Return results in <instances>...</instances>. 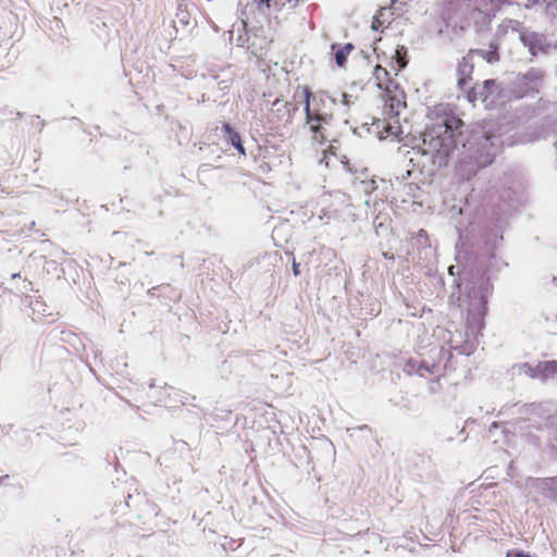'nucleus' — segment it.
Returning a JSON list of instances; mask_svg holds the SVG:
<instances>
[{
	"label": "nucleus",
	"mask_w": 557,
	"mask_h": 557,
	"mask_svg": "<svg viewBox=\"0 0 557 557\" xmlns=\"http://www.w3.org/2000/svg\"><path fill=\"white\" fill-rule=\"evenodd\" d=\"M428 120L422 135L423 152L445 159L455 149L463 122L448 103H440L430 109Z\"/></svg>",
	"instance_id": "obj_1"
},
{
	"label": "nucleus",
	"mask_w": 557,
	"mask_h": 557,
	"mask_svg": "<svg viewBox=\"0 0 557 557\" xmlns=\"http://www.w3.org/2000/svg\"><path fill=\"white\" fill-rule=\"evenodd\" d=\"M305 101L304 110L306 113V123L309 126L311 133V143L313 145H323L326 141L325 128L323 124L327 122V116L323 114L318 108L312 107V102H315V96L308 89H304Z\"/></svg>",
	"instance_id": "obj_2"
},
{
	"label": "nucleus",
	"mask_w": 557,
	"mask_h": 557,
	"mask_svg": "<svg viewBox=\"0 0 557 557\" xmlns=\"http://www.w3.org/2000/svg\"><path fill=\"white\" fill-rule=\"evenodd\" d=\"M384 114L388 119L397 117L403 110L406 109V94L404 89L397 85H391L383 94Z\"/></svg>",
	"instance_id": "obj_3"
},
{
	"label": "nucleus",
	"mask_w": 557,
	"mask_h": 557,
	"mask_svg": "<svg viewBox=\"0 0 557 557\" xmlns=\"http://www.w3.org/2000/svg\"><path fill=\"white\" fill-rule=\"evenodd\" d=\"M522 370L524 374L532 379L545 381L557 375V361H540L536 364L524 363Z\"/></svg>",
	"instance_id": "obj_4"
},
{
	"label": "nucleus",
	"mask_w": 557,
	"mask_h": 557,
	"mask_svg": "<svg viewBox=\"0 0 557 557\" xmlns=\"http://www.w3.org/2000/svg\"><path fill=\"white\" fill-rule=\"evenodd\" d=\"M473 58L474 51L469 50L457 64V85L461 90H463L472 79V74L474 71Z\"/></svg>",
	"instance_id": "obj_5"
},
{
	"label": "nucleus",
	"mask_w": 557,
	"mask_h": 557,
	"mask_svg": "<svg viewBox=\"0 0 557 557\" xmlns=\"http://www.w3.org/2000/svg\"><path fill=\"white\" fill-rule=\"evenodd\" d=\"M496 87L495 79H486L482 84H475L467 92V99L469 102L474 103L475 101H486Z\"/></svg>",
	"instance_id": "obj_6"
},
{
	"label": "nucleus",
	"mask_w": 557,
	"mask_h": 557,
	"mask_svg": "<svg viewBox=\"0 0 557 557\" xmlns=\"http://www.w3.org/2000/svg\"><path fill=\"white\" fill-rule=\"evenodd\" d=\"M373 78L375 81V85L383 91L387 90V88L389 87V84L391 85L398 84L394 79L391 78L389 72L381 65H376L374 67Z\"/></svg>",
	"instance_id": "obj_7"
},
{
	"label": "nucleus",
	"mask_w": 557,
	"mask_h": 557,
	"mask_svg": "<svg viewBox=\"0 0 557 557\" xmlns=\"http://www.w3.org/2000/svg\"><path fill=\"white\" fill-rule=\"evenodd\" d=\"M331 49L334 53L336 64L343 67L346 64L348 55L351 53L355 47L352 44H346L344 46L333 44Z\"/></svg>",
	"instance_id": "obj_8"
},
{
	"label": "nucleus",
	"mask_w": 557,
	"mask_h": 557,
	"mask_svg": "<svg viewBox=\"0 0 557 557\" xmlns=\"http://www.w3.org/2000/svg\"><path fill=\"white\" fill-rule=\"evenodd\" d=\"M490 50H482V49H470V51H474V55L482 57L487 63H496L500 60V54L498 52V44L492 41L490 44Z\"/></svg>",
	"instance_id": "obj_9"
},
{
	"label": "nucleus",
	"mask_w": 557,
	"mask_h": 557,
	"mask_svg": "<svg viewBox=\"0 0 557 557\" xmlns=\"http://www.w3.org/2000/svg\"><path fill=\"white\" fill-rule=\"evenodd\" d=\"M223 132L227 136V139L232 146L239 143L242 140V137L238 132H236L233 126L228 123L223 124L222 126Z\"/></svg>",
	"instance_id": "obj_10"
},
{
	"label": "nucleus",
	"mask_w": 557,
	"mask_h": 557,
	"mask_svg": "<svg viewBox=\"0 0 557 557\" xmlns=\"http://www.w3.org/2000/svg\"><path fill=\"white\" fill-rule=\"evenodd\" d=\"M544 14L549 20L557 22V1L548 2L545 5Z\"/></svg>",
	"instance_id": "obj_11"
},
{
	"label": "nucleus",
	"mask_w": 557,
	"mask_h": 557,
	"mask_svg": "<svg viewBox=\"0 0 557 557\" xmlns=\"http://www.w3.org/2000/svg\"><path fill=\"white\" fill-rule=\"evenodd\" d=\"M337 154V151H336V147L333 146V145H330L324 151H323V156L320 160V163L321 164H324L325 168H330V156H334L336 157Z\"/></svg>",
	"instance_id": "obj_12"
},
{
	"label": "nucleus",
	"mask_w": 557,
	"mask_h": 557,
	"mask_svg": "<svg viewBox=\"0 0 557 557\" xmlns=\"http://www.w3.org/2000/svg\"><path fill=\"white\" fill-rule=\"evenodd\" d=\"M545 487L550 492L553 497H557V475L544 480Z\"/></svg>",
	"instance_id": "obj_13"
},
{
	"label": "nucleus",
	"mask_w": 557,
	"mask_h": 557,
	"mask_svg": "<svg viewBox=\"0 0 557 557\" xmlns=\"http://www.w3.org/2000/svg\"><path fill=\"white\" fill-rule=\"evenodd\" d=\"M272 111H277V112L284 111V113L289 115V103L284 102L283 100L276 99L272 103Z\"/></svg>",
	"instance_id": "obj_14"
},
{
	"label": "nucleus",
	"mask_w": 557,
	"mask_h": 557,
	"mask_svg": "<svg viewBox=\"0 0 557 557\" xmlns=\"http://www.w3.org/2000/svg\"><path fill=\"white\" fill-rule=\"evenodd\" d=\"M233 147L238 151V153H239L240 156L246 157V149H245V147L243 146L242 140H240L239 143L235 144Z\"/></svg>",
	"instance_id": "obj_15"
},
{
	"label": "nucleus",
	"mask_w": 557,
	"mask_h": 557,
	"mask_svg": "<svg viewBox=\"0 0 557 557\" xmlns=\"http://www.w3.org/2000/svg\"><path fill=\"white\" fill-rule=\"evenodd\" d=\"M293 272L296 276L300 274L299 263L296 260L293 261Z\"/></svg>",
	"instance_id": "obj_16"
},
{
	"label": "nucleus",
	"mask_w": 557,
	"mask_h": 557,
	"mask_svg": "<svg viewBox=\"0 0 557 557\" xmlns=\"http://www.w3.org/2000/svg\"><path fill=\"white\" fill-rule=\"evenodd\" d=\"M540 0H528L527 1V7L528 8H531L533 5H535Z\"/></svg>",
	"instance_id": "obj_17"
},
{
	"label": "nucleus",
	"mask_w": 557,
	"mask_h": 557,
	"mask_svg": "<svg viewBox=\"0 0 557 557\" xmlns=\"http://www.w3.org/2000/svg\"><path fill=\"white\" fill-rule=\"evenodd\" d=\"M515 557H530V556L524 554L523 552H518V553H516Z\"/></svg>",
	"instance_id": "obj_18"
},
{
	"label": "nucleus",
	"mask_w": 557,
	"mask_h": 557,
	"mask_svg": "<svg viewBox=\"0 0 557 557\" xmlns=\"http://www.w3.org/2000/svg\"><path fill=\"white\" fill-rule=\"evenodd\" d=\"M344 163H345V165L347 166V170H348V171H351V168H349L348 161H347V162H344Z\"/></svg>",
	"instance_id": "obj_19"
}]
</instances>
